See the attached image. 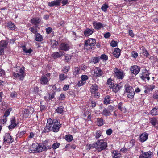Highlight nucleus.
<instances>
[{
  "instance_id": "obj_1",
  "label": "nucleus",
  "mask_w": 158,
  "mask_h": 158,
  "mask_svg": "<svg viewBox=\"0 0 158 158\" xmlns=\"http://www.w3.org/2000/svg\"><path fill=\"white\" fill-rule=\"evenodd\" d=\"M96 44V40L94 38H89L85 40L84 43V49L87 51L94 49Z\"/></svg>"
},
{
  "instance_id": "obj_2",
  "label": "nucleus",
  "mask_w": 158,
  "mask_h": 158,
  "mask_svg": "<svg viewBox=\"0 0 158 158\" xmlns=\"http://www.w3.org/2000/svg\"><path fill=\"white\" fill-rule=\"evenodd\" d=\"M107 147V143L104 142L103 139L98 140L96 142L93 143V148L97 149V151L98 152L105 150Z\"/></svg>"
},
{
  "instance_id": "obj_3",
  "label": "nucleus",
  "mask_w": 158,
  "mask_h": 158,
  "mask_svg": "<svg viewBox=\"0 0 158 158\" xmlns=\"http://www.w3.org/2000/svg\"><path fill=\"white\" fill-rule=\"evenodd\" d=\"M51 122V131L55 132H57L59 131L60 128L61 127L59 120L56 118L52 119L48 118Z\"/></svg>"
},
{
  "instance_id": "obj_4",
  "label": "nucleus",
  "mask_w": 158,
  "mask_h": 158,
  "mask_svg": "<svg viewBox=\"0 0 158 158\" xmlns=\"http://www.w3.org/2000/svg\"><path fill=\"white\" fill-rule=\"evenodd\" d=\"M113 72L114 77L119 80L123 79L125 75L123 71L117 67L114 68Z\"/></svg>"
},
{
  "instance_id": "obj_5",
  "label": "nucleus",
  "mask_w": 158,
  "mask_h": 158,
  "mask_svg": "<svg viewBox=\"0 0 158 158\" xmlns=\"http://www.w3.org/2000/svg\"><path fill=\"white\" fill-rule=\"evenodd\" d=\"M124 87L125 92L127 97L130 99L133 98L135 93L133 87L128 84L125 85Z\"/></svg>"
},
{
  "instance_id": "obj_6",
  "label": "nucleus",
  "mask_w": 158,
  "mask_h": 158,
  "mask_svg": "<svg viewBox=\"0 0 158 158\" xmlns=\"http://www.w3.org/2000/svg\"><path fill=\"white\" fill-rule=\"evenodd\" d=\"M51 74L48 73L42 76L40 80V82L41 85H48L50 79Z\"/></svg>"
},
{
  "instance_id": "obj_7",
  "label": "nucleus",
  "mask_w": 158,
  "mask_h": 158,
  "mask_svg": "<svg viewBox=\"0 0 158 158\" xmlns=\"http://www.w3.org/2000/svg\"><path fill=\"white\" fill-rule=\"evenodd\" d=\"M90 91L92 95H94L96 98L99 97L100 93L98 90V86L96 84H92L90 87Z\"/></svg>"
},
{
  "instance_id": "obj_8",
  "label": "nucleus",
  "mask_w": 158,
  "mask_h": 158,
  "mask_svg": "<svg viewBox=\"0 0 158 158\" xmlns=\"http://www.w3.org/2000/svg\"><path fill=\"white\" fill-rule=\"evenodd\" d=\"M34 111L33 108L30 106H27L23 113V116L25 118H28L29 115L32 114Z\"/></svg>"
},
{
  "instance_id": "obj_9",
  "label": "nucleus",
  "mask_w": 158,
  "mask_h": 158,
  "mask_svg": "<svg viewBox=\"0 0 158 158\" xmlns=\"http://www.w3.org/2000/svg\"><path fill=\"white\" fill-rule=\"evenodd\" d=\"M14 139L8 133H6L3 137V141L9 144L12 143L14 141Z\"/></svg>"
},
{
  "instance_id": "obj_10",
  "label": "nucleus",
  "mask_w": 158,
  "mask_h": 158,
  "mask_svg": "<svg viewBox=\"0 0 158 158\" xmlns=\"http://www.w3.org/2000/svg\"><path fill=\"white\" fill-rule=\"evenodd\" d=\"M81 78V80L79 81L77 84V85L80 87L84 85L86 83V81L89 79V77L87 75H82Z\"/></svg>"
},
{
  "instance_id": "obj_11",
  "label": "nucleus",
  "mask_w": 158,
  "mask_h": 158,
  "mask_svg": "<svg viewBox=\"0 0 158 158\" xmlns=\"http://www.w3.org/2000/svg\"><path fill=\"white\" fill-rule=\"evenodd\" d=\"M140 77L143 80H145V79L149 81L150 78L149 77V73L148 71L146 69L144 70L140 74Z\"/></svg>"
},
{
  "instance_id": "obj_12",
  "label": "nucleus",
  "mask_w": 158,
  "mask_h": 158,
  "mask_svg": "<svg viewBox=\"0 0 158 158\" xmlns=\"http://www.w3.org/2000/svg\"><path fill=\"white\" fill-rule=\"evenodd\" d=\"M10 125L8 127V129L10 131L14 129L15 127H16L18 125L19 123L16 122V120L15 117H13L10 119Z\"/></svg>"
},
{
  "instance_id": "obj_13",
  "label": "nucleus",
  "mask_w": 158,
  "mask_h": 158,
  "mask_svg": "<svg viewBox=\"0 0 158 158\" xmlns=\"http://www.w3.org/2000/svg\"><path fill=\"white\" fill-rule=\"evenodd\" d=\"M129 69L132 74L136 75L139 72L140 68L137 65H134L131 66Z\"/></svg>"
},
{
  "instance_id": "obj_14",
  "label": "nucleus",
  "mask_w": 158,
  "mask_h": 158,
  "mask_svg": "<svg viewBox=\"0 0 158 158\" xmlns=\"http://www.w3.org/2000/svg\"><path fill=\"white\" fill-rule=\"evenodd\" d=\"M39 145L37 143L33 144L31 147L30 148V150L31 152H42V150H40L39 149Z\"/></svg>"
},
{
  "instance_id": "obj_15",
  "label": "nucleus",
  "mask_w": 158,
  "mask_h": 158,
  "mask_svg": "<svg viewBox=\"0 0 158 158\" xmlns=\"http://www.w3.org/2000/svg\"><path fill=\"white\" fill-rule=\"evenodd\" d=\"M50 120H47V123L46 124V126L44 129L43 130L42 133H48L51 131V124Z\"/></svg>"
},
{
  "instance_id": "obj_16",
  "label": "nucleus",
  "mask_w": 158,
  "mask_h": 158,
  "mask_svg": "<svg viewBox=\"0 0 158 158\" xmlns=\"http://www.w3.org/2000/svg\"><path fill=\"white\" fill-rule=\"evenodd\" d=\"M60 48L61 50L66 51L70 49V46L69 44L66 43H62L60 44Z\"/></svg>"
},
{
  "instance_id": "obj_17",
  "label": "nucleus",
  "mask_w": 158,
  "mask_h": 158,
  "mask_svg": "<svg viewBox=\"0 0 158 158\" xmlns=\"http://www.w3.org/2000/svg\"><path fill=\"white\" fill-rule=\"evenodd\" d=\"M94 75L95 77H100L102 76L103 74V72L101 69L98 67H96L94 69Z\"/></svg>"
},
{
  "instance_id": "obj_18",
  "label": "nucleus",
  "mask_w": 158,
  "mask_h": 158,
  "mask_svg": "<svg viewBox=\"0 0 158 158\" xmlns=\"http://www.w3.org/2000/svg\"><path fill=\"white\" fill-rule=\"evenodd\" d=\"M153 153L150 152L148 151L146 152H142V153L139 156V158H148L152 156Z\"/></svg>"
},
{
  "instance_id": "obj_19",
  "label": "nucleus",
  "mask_w": 158,
  "mask_h": 158,
  "mask_svg": "<svg viewBox=\"0 0 158 158\" xmlns=\"http://www.w3.org/2000/svg\"><path fill=\"white\" fill-rule=\"evenodd\" d=\"M93 27L95 29L98 30L103 27V24L100 22L94 21L92 23Z\"/></svg>"
},
{
  "instance_id": "obj_20",
  "label": "nucleus",
  "mask_w": 158,
  "mask_h": 158,
  "mask_svg": "<svg viewBox=\"0 0 158 158\" xmlns=\"http://www.w3.org/2000/svg\"><path fill=\"white\" fill-rule=\"evenodd\" d=\"M64 52L60 51L53 53L51 56L54 59L60 58L63 55Z\"/></svg>"
},
{
  "instance_id": "obj_21",
  "label": "nucleus",
  "mask_w": 158,
  "mask_h": 158,
  "mask_svg": "<svg viewBox=\"0 0 158 158\" xmlns=\"http://www.w3.org/2000/svg\"><path fill=\"white\" fill-rule=\"evenodd\" d=\"M62 0H56L53 1L49 2L48 3V5L51 7L54 6H60V5L61 2Z\"/></svg>"
},
{
  "instance_id": "obj_22",
  "label": "nucleus",
  "mask_w": 158,
  "mask_h": 158,
  "mask_svg": "<svg viewBox=\"0 0 158 158\" xmlns=\"http://www.w3.org/2000/svg\"><path fill=\"white\" fill-rule=\"evenodd\" d=\"M148 134L146 132L142 133L140 135L139 138L141 142H143L148 139Z\"/></svg>"
},
{
  "instance_id": "obj_23",
  "label": "nucleus",
  "mask_w": 158,
  "mask_h": 158,
  "mask_svg": "<svg viewBox=\"0 0 158 158\" xmlns=\"http://www.w3.org/2000/svg\"><path fill=\"white\" fill-rule=\"evenodd\" d=\"M94 31V29L87 28L84 31V35L85 37L89 36L91 35Z\"/></svg>"
},
{
  "instance_id": "obj_24",
  "label": "nucleus",
  "mask_w": 158,
  "mask_h": 158,
  "mask_svg": "<svg viewBox=\"0 0 158 158\" xmlns=\"http://www.w3.org/2000/svg\"><path fill=\"white\" fill-rule=\"evenodd\" d=\"M40 21L41 20L40 18L39 17H36L32 18L30 20V22L31 23L34 25H37L40 23Z\"/></svg>"
},
{
  "instance_id": "obj_25",
  "label": "nucleus",
  "mask_w": 158,
  "mask_h": 158,
  "mask_svg": "<svg viewBox=\"0 0 158 158\" xmlns=\"http://www.w3.org/2000/svg\"><path fill=\"white\" fill-rule=\"evenodd\" d=\"M121 156V153L118 150H114L112 154V156L114 158H119Z\"/></svg>"
},
{
  "instance_id": "obj_26",
  "label": "nucleus",
  "mask_w": 158,
  "mask_h": 158,
  "mask_svg": "<svg viewBox=\"0 0 158 158\" xmlns=\"http://www.w3.org/2000/svg\"><path fill=\"white\" fill-rule=\"evenodd\" d=\"M7 27L9 29L12 31L15 30L16 28L14 24L10 21L7 23Z\"/></svg>"
},
{
  "instance_id": "obj_27",
  "label": "nucleus",
  "mask_w": 158,
  "mask_h": 158,
  "mask_svg": "<svg viewBox=\"0 0 158 158\" xmlns=\"http://www.w3.org/2000/svg\"><path fill=\"white\" fill-rule=\"evenodd\" d=\"M120 52L121 50L118 48H115L113 52V55L116 58H119L120 55Z\"/></svg>"
},
{
  "instance_id": "obj_28",
  "label": "nucleus",
  "mask_w": 158,
  "mask_h": 158,
  "mask_svg": "<svg viewBox=\"0 0 158 158\" xmlns=\"http://www.w3.org/2000/svg\"><path fill=\"white\" fill-rule=\"evenodd\" d=\"M8 41L6 40H2L0 42V47L6 49L7 48Z\"/></svg>"
},
{
  "instance_id": "obj_29",
  "label": "nucleus",
  "mask_w": 158,
  "mask_h": 158,
  "mask_svg": "<svg viewBox=\"0 0 158 158\" xmlns=\"http://www.w3.org/2000/svg\"><path fill=\"white\" fill-rule=\"evenodd\" d=\"M38 28H39L38 25H34L31 27L29 30L32 33L36 34L38 32Z\"/></svg>"
},
{
  "instance_id": "obj_30",
  "label": "nucleus",
  "mask_w": 158,
  "mask_h": 158,
  "mask_svg": "<svg viewBox=\"0 0 158 158\" xmlns=\"http://www.w3.org/2000/svg\"><path fill=\"white\" fill-rule=\"evenodd\" d=\"M102 114L105 117H107L111 115V112L107 108H104L102 112Z\"/></svg>"
},
{
  "instance_id": "obj_31",
  "label": "nucleus",
  "mask_w": 158,
  "mask_h": 158,
  "mask_svg": "<svg viewBox=\"0 0 158 158\" xmlns=\"http://www.w3.org/2000/svg\"><path fill=\"white\" fill-rule=\"evenodd\" d=\"M149 123L153 126H155L157 123V118L153 117L149 119Z\"/></svg>"
},
{
  "instance_id": "obj_32",
  "label": "nucleus",
  "mask_w": 158,
  "mask_h": 158,
  "mask_svg": "<svg viewBox=\"0 0 158 158\" xmlns=\"http://www.w3.org/2000/svg\"><path fill=\"white\" fill-rule=\"evenodd\" d=\"M123 102H120L118 104V108L123 113H125L126 112V109L123 106Z\"/></svg>"
},
{
  "instance_id": "obj_33",
  "label": "nucleus",
  "mask_w": 158,
  "mask_h": 158,
  "mask_svg": "<svg viewBox=\"0 0 158 158\" xmlns=\"http://www.w3.org/2000/svg\"><path fill=\"white\" fill-rule=\"evenodd\" d=\"M150 114L152 116L158 115V108L154 107L150 111Z\"/></svg>"
},
{
  "instance_id": "obj_34",
  "label": "nucleus",
  "mask_w": 158,
  "mask_h": 158,
  "mask_svg": "<svg viewBox=\"0 0 158 158\" xmlns=\"http://www.w3.org/2000/svg\"><path fill=\"white\" fill-rule=\"evenodd\" d=\"M13 110L12 108L10 107L7 109L4 112V115L3 116V118H4V117L7 118L10 114V113Z\"/></svg>"
},
{
  "instance_id": "obj_35",
  "label": "nucleus",
  "mask_w": 158,
  "mask_h": 158,
  "mask_svg": "<svg viewBox=\"0 0 158 158\" xmlns=\"http://www.w3.org/2000/svg\"><path fill=\"white\" fill-rule=\"evenodd\" d=\"M21 73H19V72L18 73H16L15 72L13 73V76L15 78H18V79L19 80L23 81L24 78V75H23V77H20Z\"/></svg>"
},
{
  "instance_id": "obj_36",
  "label": "nucleus",
  "mask_w": 158,
  "mask_h": 158,
  "mask_svg": "<svg viewBox=\"0 0 158 158\" xmlns=\"http://www.w3.org/2000/svg\"><path fill=\"white\" fill-rule=\"evenodd\" d=\"M107 84L109 85L110 88H111L114 85V81L111 78H109L107 80L106 82Z\"/></svg>"
},
{
  "instance_id": "obj_37",
  "label": "nucleus",
  "mask_w": 158,
  "mask_h": 158,
  "mask_svg": "<svg viewBox=\"0 0 158 158\" xmlns=\"http://www.w3.org/2000/svg\"><path fill=\"white\" fill-rule=\"evenodd\" d=\"M64 110V108L62 107V106H60L58 107L57 109H56L55 111L56 113L63 114Z\"/></svg>"
},
{
  "instance_id": "obj_38",
  "label": "nucleus",
  "mask_w": 158,
  "mask_h": 158,
  "mask_svg": "<svg viewBox=\"0 0 158 158\" xmlns=\"http://www.w3.org/2000/svg\"><path fill=\"white\" fill-rule=\"evenodd\" d=\"M100 58L98 57H93L90 60V63L95 64L99 62Z\"/></svg>"
},
{
  "instance_id": "obj_39",
  "label": "nucleus",
  "mask_w": 158,
  "mask_h": 158,
  "mask_svg": "<svg viewBox=\"0 0 158 158\" xmlns=\"http://www.w3.org/2000/svg\"><path fill=\"white\" fill-rule=\"evenodd\" d=\"M104 124V119L102 118H98L97 119V125L99 126H101Z\"/></svg>"
},
{
  "instance_id": "obj_40",
  "label": "nucleus",
  "mask_w": 158,
  "mask_h": 158,
  "mask_svg": "<svg viewBox=\"0 0 158 158\" xmlns=\"http://www.w3.org/2000/svg\"><path fill=\"white\" fill-rule=\"evenodd\" d=\"M111 88H112V91L115 93L117 92L120 89L119 85L118 84L114 85Z\"/></svg>"
},
{
  "instance_id": "obj_41",
  "label": "nucleus",
  "mask_w": 158,
  "mask_h": 158,
  "mask_svg": "<svg viewBox=\"0 0 158 158\" xmlns=\"http://www.w3.org/2000/svg\"><path fill=\"white\" fill-rule=\"evenodd\" d=\"M55 94L56 92L54 91L51 94L50 93H49L48 94V96L47 98V101H49L53 99L55 97Z\"/></svg>"
},
{
  "instance_id": "obj_42",
  "label": "nucleus",
  "mask_w": 158,
  "mask_h": 158,
  "mask_svg": "<svg viewBox=\"0 0 158 158\" xmlns=\"http://www.w3.org/2000/svg\"><path fill=\"white\" fill-rule=\"evenodd\" d=\"M110 101V96L109 95H107L104 98V103L105 104H109Z\"/></svg>"
},
{
  "instance_id": "obj_43",
  "label": "nucleus",
  "mask_w": 158,
  "mask_h": 158,
  "mask_svg": "<svg viewBox=\"0 0 158 158\" xmlns=\"http://www.w3.org/2000/svg\"><path fill=\"white\" fill-rule=\"evenodd\" d=\"M35 38V40L37 41H41L43 40L42 36L39 33H36Z\"/></svg>"
},
{
  "instance_id": "obj_44",
  "label": "nucleus",
  "mask_w": 158,
  "mask_h": 158,
  "mask_svg": "<svg viewBox=\"0 0 158 158\" xmlns=\"http://www.w3.org/2000/svg\"><path fill=\"white\" fill-rule=\"evenodd\" d=\"M65 139L67 142H71L73 139V137L72 135H65Z\"/></svg>"
},
{
  "instance_id": "obj_45",
  "label": "nucleus",
  "mask_w": 158,
  "mask_h": 158,
  "mask_svg": "<svg viewBox=\"0 0 158 158\" xmlns=\"http://www.w3.org/2000/svg\"><path fill=\"white\" fill-rule=\"evenodd\" d=\"M100 59H102L103 61H106L108 60V57L106 54H103L101 55Z\"/></svg>"
},
{
  "instance_id": "obj_46",
  "label": "nucleus",
  "mask_w": 158,
  "mask_h": 158,
  "mask_svg": "<svg viewBox=\"0 0 158 158\" xmlns=\"http://www.w3.org/2000/svg\"><path fill=\"white\" fill-rule=\"evenodd\" d=\"M109 7V6L106 3L103 4L101 7V9L104 12L107 11L108 8Z\"/></svg>"
},
{
  "instance_id": "obj_47",
  "label": "nucleus",
  "mask_w": 158,
  "mask_h": 158,
  "mask_svg": "<svg viewBox=\"0 0 158 158\" xmlns=\"http://www.w3.org/2000/svg\"><path fill=\"white\" fill-rule=\"evenodd\" d=\"M39 149L40 150H42V152L43 151H46L47 150V148L46 146L41 144H39Z\"/></svg>"
},
{
  "instance_id": "obj_48",
  "label": "nucleus",
  "mask_w": 158,
  "mask_h": 158,
  "mask_svg": "<svg viewBox=\"0 0 158 158\" xmlns=\"http://www.w3.org/2000/svg\"><path fill=\"white\" fill-rule=\"evenodd\" d=\"M102 133L100 130L97 131L95 132L94 136L95 138L97 139L99 138L102 135Z\"/></svg>"
},
{
  "instance_id": "obj_49",
  "label": "nucleus",
  "mask_w": 158,
  "mask_h": 158,
  "mask_svg": "<svg viewBox=\"0 0 158 158\" xmlns=\"http://www.w3.org/2000/svg\"><path fill=\"white\" fill-rule=\"evenodd\" d=\"M96 103L93 101H91L89 102V106L92 108H93L95 107L96 106Z\"/></svg>"
},
{
  "instance_id": "obj_50",
  "label": "nucleus",
  "mask_w": 158,
  "mask_h": 158,
  "mask_svg": "<svg viewBox=\"0 0 158 158\" xmlns=\"http://www.w3.org/2000/svg\"><path fill=\"white\" fill-rule=\"evenodd\" d=\"M67 78V76L64 74H60L59 75V78L61 81H63Z\"/></svg>"
},
{
  "instance_id": "obj_51",
  "label": "nucleus",
  "mask_w": 158,
  "mask_h": 158,
  "mask_svg": "<svg viewBox=\"0 0 158 158\" xmlns=\"http://www.w3.org/2000/svg\"><path fill=\"white\" fill-rule=\"evenodd\" d=\"M155 86L154 84H152L151 85H149L147 87L148 90L149 91H152L153 89L155 88Z\"/></svg>"
},
{
  "instance_id": "obj_52",
  "label": "nucleus",
  "mask_w": 158,
  "mask_h": 158,
  "mask_svg": "<svg viewBox=\"0 0 158 158\" xmlns=\"http://www.w3.org/2000/svg\"><path fill=\"white\" fill-rule=\"evenodd\" d=\"M43 102L42 101H41L40 102V110L41 112L43 111L46 108L45 105H43Z\"/></svg>"
},
{
  "instance_id": "obj_53",
  "label": "nucleus",
  "mask_w": 158,
  "mask_h": 158,
  "mask_svg": "<svg viewBox=\"0 0 158 158\" xmlns=\"http://www.w3.org/2000/svg\"><path fill=\"white\" fill-rule=\"evenodd\" d=\"M24 69L25 68L24 67H22L19 70V73H21L20 77H23V75H24Z\"/></svg>"
},
{
  "instance_id": "obj_54",
  "label": "nucleus",
  "mask_w": 158,
  "mask_h": 158,
  "mask_svg": "<svg viewBox=\"0 0 158 158\" xmlns=\"http://www.w3.org/2000/svg\"><path fill=\"white\" fill-rule=\"evenodd\" d=\"M80 69L79 68H77V69H75L74 70L73 72V75L76 76L79 74Z\"/></svg>"
},
{
  "instance_id": "obj_55",
  "label": "nucleus",
  "mask_w": 158,
  "mask_h": 158,
  "mask_svg": "<svg viewBox=\"0 0 158 158\" xmlns=\"http://www.w3.org/2000/svg\"><path fill=\"white\" fill-rule=\"evenodd\" d=\"M118 42L114 40H112L111 41V42L110 43V46L113 47L117 46L118 45Z\"/></svg>"
},
{
  "instance_id": "obj_56",
  "label": "nucleus",
  "mask_w": 158,
  "mask_h": 158,
  "mask_svg": "<svg viewBox=\"0 0 158 158\" xmlns=\"http://www.w3.org/2000/svg\"><path fill=\"white\" fill-rule=\"evenodd\" d=\"M60 144L57 142H56L53 144L52 148L54 150L56 149L59 147Z\"/></svg>"
},
{
  "instance_id": "obj_57",
  "label": "nucleus",
  "mask_w": 158,
  "mask_h": 158,
  "mask_svg": "<svg viewBox=\"0 0 158 158\" xmlns=\"http://www.w3.org/2000/svg\"><path fill=\"white\" fill-rule=\"evenodd\" d=\"M26 133V132L25 131H23L20 132H19L17 134V135H18V137L20 138H21L23 136V135Z\"/></svg>"
},
{
  "instance_id": "obj_58",
  "label": "nucleus",
  "mask_w": 158,
  "mask_h": 158,
  "mask_svg": "<svg viewBox=\"0 0 158 158\" xmlns=\"http://www.w3.org/2000/svg\"><path fill=\"white\" fill-rule=\"evenodd\" d=\"M5 77V72L2 69H0V77Z\"/></svg>"
},
{
  "instance_id": "obj_59",
  "label": "nucleus",
  "mask_w": 158,
  "mask_h": 158,
  "mask_svg": "<svg viewBox=\"0 0 158 158\" xmlns=\"http://www.w3.org/2000/svg\"><path fill=\"white\" fill-rule=\"evenodd\" d=\"M71 56L69 55L66 54L65 56V59L66 62H68L71 59Z\"/></svg>"
},
{
  "instance_id": "obj_60",
  "label": "nucleus",
  "mask_w": 158,
  "mask_h": 158,
  "mask_svg": "<svg viewBox=\"0 0 158 158\" xmlns=\"http://www.w3.org/2000/svg\"><path fill=\"white\" fill-rule=\"evenodd\" d=\"M58 42L56 41H54V42H53L52 47L53 48H56L57 47V45Z\"/></svg>"
},
{
  "instance_id": "obj_61",
  "label": "nucleus",
  "mask_w": 158,
  "mask_h": 158,
  "mask_svg": "<svg viewBox=\"0 0 158 158\" xmlns=\"http://www.w3.org/2000/svg\"><path fill=\"white\" fill-rule=\"evenodd\" d=\"M114 108V107L113 106L110 105L108 106L107 109L111 112L113 111Z\"/></svg>"
},
{
  "instance_id": "obj_62",
  "label": "nucleus",
  "mask_w": 158,
  "mask_h": 158,
  "mask_svg": "<svg viewBox=\"0 0 158 158\" xmlns=\"http://www.w3.org/2000/svg\"><path fill=\"white\" fill-rule=\"evenodd\" d=\"M86 149L88 150H90L93 148V144L92 145L90 144H87L86 146Z\"/></svg>"
},
{
  "instance_id": "obj_63",
  "label": "nucleus",
  "mask_w": 158,
  "mask_h": 158,
  "mask_svg": "<svg viewBox=\"0 0 158 158\" xmlns=\"http://www.w3.org/2000/svg\"><path fill=\"white\" fill-rule=\"evenodd\" d=\"M132 56L133 58L136 59L138 56V53L135 51H133L132 52Z\"/></svg>"
},
{
  "instance_id": "obj_64",
  "label": "nucleus",
  "mask_w": 158,
  "mask_h": 158,
  "mask_svg": "<svg viewBox=\"0 0 158 158\" xmlns=\"http://www.w3.org/2000/svg\"><path fill=\"white\" fill-rule=\"evenodd\" d=\"M52 29L51 27H48L46 29V32L47 34H49L52 31Z\"/></svg>"
}]
</instances>
